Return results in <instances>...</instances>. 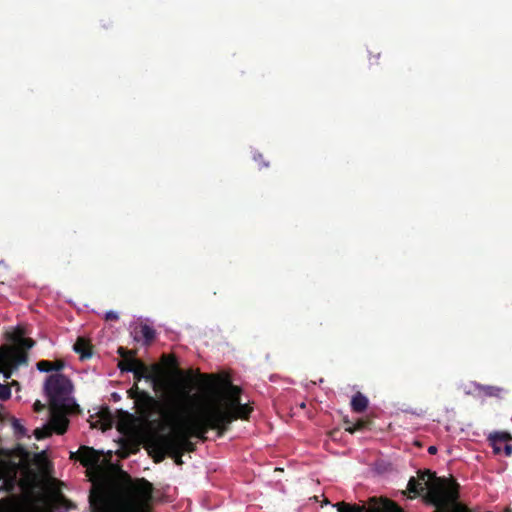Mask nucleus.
Segmentation results:
<instances>
[{
  "label": "nucleus",
  "mask_w": 512,
  "mask_h": 512,
  "mask_svg": "<svg viewBox=\"0 0 512 512\" xmlns=\"http://www.w3.org/2000/svg\"><path fill=\"white\" fill-rule=\"evenodd\" d=\"M153 490L148 480H133L123 470L103 472L93 480L89 507L91 512H151Z\"/></svg>",
  "instance_id": "f257e3e1"
},
{
  "label": "nucleus",
  "mask_w": 512,
  "mask_h": 512,
  "mask_svg": "<svg viewBox=\"0 0 512 512\" xmlns=\"http://www.w3.org/2000/svg\"><path fill=\"white\" fill-rule=\"evenodd\" d=\"M167 416L174 423L173 430L169 434L158 436L161 438H171L183 453L196 450V445L191 441L192 437L205 441L207 439L206 434L210 430H216L215 426L199 411L184 416L177 409L170 412Z\"/></svg>",
  "instance_id": "f03ea898"
},
{
  "label": "nucleus",
  "mask_w": 512,
  "mask_h": 512,
  "mask_svg": "<svg viewBox=\"0 0 512 512\" xmlns=\"http://www.w3.org/2000/svg\"><path fill=\"white\" fill-rule=\"evenodd\" d=\"M75 505L61 492L51 496L6 497L0 499V512H69Z\"/></svg>",
  "instance_id": "7ed1b4c3"
},
{
  "label": "nucleus",
  "mask_w": 512,
  "mask_h": 512,
  "mask_svg": "<svg viewBox=\"0 0 512 512\" xmlns=\"http://www.w3.org/2000/svg\"><path fill=\"white\" fill-rule=\"evenodd\" d=\"M241 388L228 383L227 389L214 401L203 406L199 412L217 429L222 424L220 412L235 411L241 402Z\"/></svg>",
  "instance_id": "20e7f679"
},
{
  "label": "nucleus",
  "mask_w": 512,
  "mask_h": 512,
  "mask_svg": "<svg viewBox=\"0 0 512 512\" xmlns=\"http://www.w3.org/2000/svg\"><path fill=\"white\" fill-rule=\"evenodd\" d=\"M44 389L49 399V405L56 410L64 407L80 409L79 405L70 396L73 385L65 375L56 373L48 376Z\"/></svg>",
  "instance_id": "39448f33"
},
{
  "label": "nucleus",
  "mask_w": 512,
  "mask_h": 512,
  "mask_svg": "<svg viewBox=\"0 0 512 512\" xmlns=\"http://www.w3.org/2000/svg\"><path fill=\"white\" fill-rule=\"evenodd\" d=\"M150 446L157 453L155 462L162 461L165 455H168L174 459L177 465L183 463L182 456L184 453L179 450V446H177L171 438H161L157 436L152 439Z\"/></svg>",
  "instance_id": "423d86ee"
},
{
  "label": "nucleus",
  "mask_w": 512,
  "mask_h": 512,
  "mask_svg": "<svg viewBox=\"0 0 512 512\" xmlns=\"http://www.w3.org/2000/svg\"><path fill=\"white\" fill-rule=\"evenodd\" d=\"M252 412V408L249 404H240L235 411H223L220 412V419L222 421L221 427L216 429L218 437H222L228 430L230 424L237 420H247Z\"/></svg>",
  "instance_id": "0eeeda50"
},
{
  "label": "nucleus",
  "mask_w": 512,
  "mask_h": 512,
  "mask_svg": "<svg viewBox=\"0 0 512 512\" xmlns=\"http://www.w3.org/2000/svg\"><path fill=\"white\" fill-rule=\"evenodd\" d=\"M18 464L0 458V480H3L0 485V490L3 492L11 493L14 491L17 483Z\"/></svg>",
  "instance_id": "6e6552de"
},
{
  "label": "nucleus",
  "mask_w": 512,
  "mask_h": 512,
  "mask_svg": "<svg viewBox=\"0 0 512 512\" xmlns=\"http://www.w3.org/2000/svg\"><path fill=\"white\" fill-rule=\"evenodd\" d=\"M80 409H72L70 407H64L63 409L56 410L50 406V429L55 431L57 434L62 435L66 432L69 424L67 414L79 413Z\"/></svg>",
  "instance_id": "1a4fd4ad"
},
{
  "label": "nucleus",
  "mask_w": 512,
  "mask_h": 512,
  "mask_svg": "<svg viewBox=\"0 0 512 512\" xmlns=\"http://www.w3.org/2000/svg\"><path fill=\"white\" fill-rule=\"evenodd\" d=\"M134 375L135 382L138 383L142 379L151 381L153 389L157 392L160 388L161 381L159 378L160 367L157 364L147 366L144 362L138 363V366L134 371H131Z\"/></svg>",
  "instance_id": "9d476101"
},
{
  "label": "nucleus",
  "mask_w": 512,
  "mask_h": 512,
  "mask_svg": "<svg viewBox=\"0 0 512 512\" xmlns=\"http://www.w3.org/2000/svg\"><path fill=\"white\" fill-rule=\"evenodd\" d=\"M134 402L138 414L145 420L151 418L161 405L160 401L147 391L141 392Z\"/></svg>",
  "instance_id": "9b49d317"
},
{
  "label": "nucleus",
  "mask_w": 512,
  "mask_h": 512,
  "mask_svg": "<svg viewBox=\"0 0 512 512\" xmlns=\"http://www.w3.org/2000/svg\"><path fill=\"white\" fill-rule=\"evenodd\" d=\"M103 453L89 446H81L77 452H71L70 458L80 461L86 468H96L99 466Z\"/></svg>",
  "instance_id": "f8f14e48"
},
{
  "label": "nucleus",
  "mask_w": 512,
  "mask_h": 512,
  "mask_svg": "<svg viewBox=\"0 0 512 512\" xmlns=\"http://www.w3.org/2000/svg\"><path fill=\"white\" fill-rule=\"evenodd\" d=\"M28 355L25 351L18 348L12 349L8 353H0V366H4L11 372L16 369L19 365L27 364Z\"/></svg>",
  "instance_id": "ddd939ff"
},
{
  "label": "nucleus",
  "mask_w": 512,
  "mask_h": 512,
  "mask_svg": "<svg viewBox=\"0 0 512 512\" xmlns=\"http://www.w3.org/2000/svg\"><path fill=\"white\" fill-rule=\"evenodd\" d=\"M473 393L478 398L502 399L507 394V389L495 385H483L477 382L472 383Z\"/></svg>",
  "instance_id": "4468645a"
},
{
  "label": "nucleus",
  "mask_w": 512,
  "mask_h": 512,
  "mask_svg": "<svg viewBox=\"0 0 512 512\" xmlns=\"http://www.w3.org/2000/svg\"><path fill=\"white\" fill-rule=\"evenodd\" d=\"M511 439V435L507 432H495L488 438L495 454H500L503 451L508 457L512 455V445L507 443Z\"/></svg>",
  "instance_id": "2eb2a0df"
},
{
  "label": "nucleus",
  "mask_w": 512,
  "mask_h": 512,
  "mask_svg": "<svg viewBox=\"0 0 512 512\" xmlns=\"http://www.w3.org/2000/svg\"><path fill=\"white\" fill-rule=\"evenodd\" d=\"M117 352L122 358V360L118 363V368L122 372L134 371L135 368L138 366V363L141 362V360L135 358L136 352L133 350H128L124 347H119Z\"/></svg>",
  "instance_id": "dca6fc26"
},
{
  "label": "nucleus",
  "mask_w": 512,
  "mask_h": 512,
  "mask_svg": "<svg viewBox=\"0 0 512 512\" xmlns=\"http://www.w3.org/2000/svg\"><path fill=\"white\" fill-rule=\"evenodd\" d=\"M156 337V331L154 328L147 324H141L138 330L134 332V339L136 341L143 340L145 345H150Z\"/></svg>",
  "instance_id": "f3484780"
},
{
  "label": "nucleus",
  "mask_w": 512,
  "mask_h": 512,
  "mask_svg": "<svg viewBox=\"0 0 512 512\" xmlns=\"http://www.w3.org/2000/svg\"><path fill=\"white\" fill-rule=\"evenodd\" d=\"M92 348L91 343L83 337H78L73 346L74 351L80 355L81 360L91 358Z\"/></svg>",
  "instance_id": "a211bd4d"
},
{
  "label": "nucleus",
  "mask_w": 512,
  "mask_h": 512,
  "mask_svg": "<svg viewBox=\"0 0 512 512\" xmlns=\"http://www.w3.org/2000/svg\"><path fill=\"white\" fill-rule=\"evenodd\" d=\"M368 399L361 392H357L351 399V408L356 413L364 412L368 407Z\"/></svg>",
  "instance_id": "6ab92c4d"
},
{
  "label": "nucleus",
  "mask_w": 512,
  "mask_h": 512,
  "mask_svg": "<svg viewBox=\"0 0 512 512\" xmlns=\"http://www.w3.org/2000/svg\"><path fill=\"white\" fill-rule=\"evenodd\" d=\"M344 423L346 425L345 431L349 432L350 434H353L356 431L366 429L371 422L369 420L358 419L355 423H352L349 419L346 418L344 419Z\"/></svg>",
  "instance_id": "aec40b11"
},
{
  "label": "nucleus",
  "mask_w": 512,
  "mask_h": 512,
  "mask_svg": "<svg viewBox=\"0 0 512 512\" xmlns=\"http://www.w3.org/2000/svg\"><path fill=\"white\" fill-rule=\"evenodd\" d=\"M338 509L339 512H362L363 507L359 505H350L344 501L338 502L334 505Z\"/></svg>",
  "instance_id": "412c9836"
},
{
  "label": "nucleus",
  "mask_w": 512,
  "mask_h": 512,
  "mask_svg": "<svg viewBox=\"0 0 512 512\" xmlns=\"http://www.w3.org/2000/svg\"><path fill=\"white\" fill-rule=\"evenodd\" d=\"M12 427L19 437H24L27 434L26 428L16 418L12 420Z\"/></svg>",
  "instance_id": "4be33fe9"
},
{
  "label": "nucleus",
  "mask_w": 512,
  "mask_h": 512,
  "mask_svg": "<svg viewBox=\"0 0 512 512\" xmlns=\"http://www.w3.org/2000/svg\"><path fill=\"white\" fill-rule=\"evenodd\" d=\"M37 369L41 372L53 371V362L48 360H41L36 364Z\"/></svg>",
  "instance_id": "5701e85b"
},
{
  "label": "nucleus",
  "mask_w": 512,
  "mask_h": 512,
  "mask_svg": "<svg viewBox=\"0 0 512 512\" xmlns=\"http://www.w3.org/2000/svg\"><path fill=\"white\" fill-rule=\"evenodd\" d=\"M141 392H145V390L140 389L138 383L135 382L133 386L127 391L128 398L135 401L140 396Z\"/></svg>",
  "instance_id": "b1692460"
},
{
  "label": "nucleus",
  "mask_w": 512,
  "mask_h": 512,
  "mask_svg": "<svg viewBox=\"0 0 512 512\" xmlns=\"http://www.w3.org/2000/svg\"><path fill=\"white\" fill-rule=\"evenodd\" d=\"M35 345V341L31 338H21L18 343V349L24 351L26 349H31Z\"/></svg>",
  "instance_id": "393cba45"
},
{
  "label": "nucleus",
  "mask_w": 512,
  "mask_h": 512,
  "mask_svg": "<svg viewBox=\"0 0 512 512\" xmlns=\"http://www.w3.org/2000/svg\"><path fill=\"white\" fill-rule=\"evenodd\" d=\"M51 432L52 431L49 427L37 428L34 431V435H35L36 439L41 440V439L49 437L51 435Z\"/></svg>",
  "instance_id": "a878e982"
},
{
  "label": "nucleus",
  "mask_w": 512,
  "mask_h": 512,
  "mask_svg": "<svg viewBox=\"0 0 512 512\" xmlns=\"http://www.w3.org/2000/svg\"><path fill=\"white\" fill-rule=\"evenodd\" d=\"M11 396V389L8 385L0 384V400H6Z\"/></svg>",
  "instance_id": "bb28decb"
},
{
  "label": "nucleus",
  "mask_w": 512,
  "mask_h": 512,
  "mask_svg": "<svg viewBox=\"0 0 512 512\" xmlns=\"http://www.w3.org/2000/svg\"><path fill=\"white\" fill-rule=\"evenodd\" d=\"M105 319L107 321H116L119 319V316L116 312L114 311H108L106 314H105Z\"/></svg>",
  "instance_id": "cd10ccee"
},
{
  "label": "nucleus",
  "mask_w": 512,
  "mask_h": 512,
  "mask_svg": "<svg viewBox=\"0 0 512 512\" xmlns=\"http://www.w3.org/2000/svg\"><path fill=\"white\" fill-rule=\"evenodd\" d=\"M64 368V362L57 360L53 362V371H61Z\"/></svg>",
  "instance_id": "c85d7f7f"
},
{
  "label": "nucleus",
  "mask_w": 512,
  "mask_h": 512,
  "mask_svg": "<svg viewBox=\"0 0 512 512\" xmlns=\"http://www.w3.org/2000/svg\"><path fill=\"white\" fill-rule=\"evenodd\" d=\"M44 408H45V405L43 403H41L39 400H37L33 405V409L35 412H41L44 410Z\"/></svg>",
  "instance_id": "c756f323"
},
{
  "label": "nucleus",
  "mask_w": 512,
  "mask_h": 512,
  "mask_svg": "<svg viewBox=\"0 0 512 512\" xmlns=\"http://www.w3.org/2000/svg\"><path fill=\"white\" fill-rule=\"evenodd\" d=\"M0 373H3L6 379L10 378L12 375V372L10 370H7L4 366H0Z\"/></svg>",
  "instance_id": "7c9ffc66"
},
{
  "label": "nucleus",
  "mask_w": 512,
  "mask_h": 512,
  "mask_svg": "<svg viewBox=\"0 0 512 512\" xmlns=\"http://www.w3.org/2000/svg\"><path fill=\"white\" fill-rule=\"evenodd\" d=\"M436 452H437V447L436 446L428 447V453L429 454L434 455V454H436Z\"/></svg>",
  "instance_id": "2f4dec72"
},
{
  "label": "nucleus",
  "mask_w": 512,
  "mask_h": 512,
  "mask_svg": "<svg viewBox=\"0 0 512 512\" xmlns=\"http://www.w3.org/2000/svg\"><path fill=\"white\" fill-rule=\"evenodd\" d=\"M21 453H22V455H23L24 457H28V456H29L28 452H27V451H25L23 448H21Z\"/></svg>",
  "instance_id": "473e14b6"
},
{
  "label": "nucleus",
  "mask_w": 512,
  "mask_h": 512,
  "mask_svg": "<svg viewBox=\"0 0 512 512\" xmlns=\"http://www.w3.org/2000/svg\"><path fill=\"white\" fill-rule=\"evenodd\" d=\"M329 503H330V502H329V500H328V499H324V501H323V503H322V506H323V505H328Z\"/></svg>",
  "instance_id": "72a5a7b5"
},
{
  "label": "nucleus",
  "mask_w": 512,
  "mask_h": 512,
  "mask_svg": "<svg viewBox=\"0 0 512 512\" xmlns=\"http://www.w3.org/2000/svg\"><path fill=\"white\" fill-rule=\"evenodd\" d=\"M261 159H262V155L261 154H259L258 157H255V160H257V161L261 160Z\"/></svg>",
  "instance_id": "f704fd0d"
},
{
  "label": "nucleus",
  "mask_w": 512,
  "mask_h": 512,
  "mask_svg": "<svg viewBox=\"0 0 512 512\" xmlns=\"http://www.w3.org/2000/svg\"><path fill=\"white\" fill-rule=\"evenodd\" d=\"M370 502L371 503H377V500H376V498H371Z\"/></svg>",
  "instance_id": "c9c22d12"
},
{
  "label": "nucleus",
  "mask_w": 512,
  "mask_h": 512,
  "mask_svg": "<svg viewBox=\"0 0 512 512\" xmlns=\"http://www.w3.org/2000/svg\"><path fill=\"white\" fill-rule=\"evenodd\" d=\"M189 397L188 392L184 393V398L187 399Z\"/></svg>",
  "instance_id": "e433bc0d"
}]
</instances>
